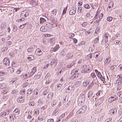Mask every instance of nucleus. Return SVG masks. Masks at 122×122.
Segmentation results:
<instances>
[{
	"instance_id": "obj_16",
	"label": "nucleus",
	"mask_w": 122,
	"mask_h": 122,
	"mask_svg": "<svg viewBox=\"0 0 122 122\" xmlns=\"http://www.w3.org/2000/svg\"><path fill=\"white\" fill-rule=\"evenodd\" d=\"M95 72L97 71L96 74L97 77L100 78L102 76V75L101 73L99 71H98L97 70H95Z\"/></svg>"
},
{
	"instance_id": "obj_26",
	"label": "nucleus",
	"mask_w": 122,
	"mask_h": 122,
	"mask_svg": "<svg viewBox=\"0 0 122 122\" xmlns=\"http://www.w3.org/2000/svg\"><path fill=\"white\" fill-rule=\"evenodd\" d=\"M75 64V63L74 62H72L69 65H67V67L68 68H70Z\"/></svg>"
},
{
	"instance_id": "obj_8",
	"label": "nucleus",
	"mask_w": 122,
	"mask_h": 122,
	"mask_svg": "<svg viewBox=\"0 0 122 122\" xmlns=\"http://www.w3.org/2000/svg\"><path fill=\"white\" fill-rule=\"evenodd\" d=\"M73 56V54L71 52H69L67 54L66 57L67 58L65 59V61L71 58Z\"/></svg>"
},
{
	"instance_id": "obj_60",
	"label": "nucleus",
	"mask_w": 122,
	"mask_h": 122,
	"mask_svg": "<svg viewBox=\"0 0 122 122\" xmlns=\"http://www.w3.org/2000/svg\"><path fill=\"white\" fill-rule=\"evenodd\" d=\"M91 71V69L89 68H88L87 70H86L84 69V73L89 72Z\"/></svg>"
},
{
	"instance_id": "obj_38",
	"label": "nucleus",
	"mask_w": 122,
	"mask_h": 122,
	"mask_svg": "<svg viewBox=\"0 0 122 122\" xmlns=\"http://www.w3.org/2000/svg\"><path fill=\"white\" fill-rule=\"evenodd\" d=\"M90 6L88 4H86V5H84V8L87 9H89L90 8Z\"/></svg>"
},
{
	"instance_id": "obj_29",
	"label": "nucleus",
	"mask_w": 122,
	"mask_h": 122,
	"mask_svg": "<svg viewBox=\"0 0 122 122\" xmlns=\"http://www.w3.org/2000/svg\"><path fill=\"white\" fill-rule=\"evenodd\" d=\"M11 42L10 41H9L6 42L5 44L7 46H8L10 45H11Z\"/></svg>"
},
{
	"instance_id": "obj_39",
	"label": "nucleus",
	"mask_w": 122,
	"mask_h": 122,
	"mask_svg": "<svg viewBox=\"0 0 122 122\" xmlns=\"http://www.w3.org/2000/svg\"><path fill=\"white\" fill-rule=\"evenodd\" d=\"M99 38L98 37H97L96 38H95L94 40V42L95 43H97L98 42L99 43Z\"/></svg>"
},
{
	"instance_id": "obj_42",
	"label": "nucleus",
	"mask_w": 122,
	"mask_h": 122,
	"mask_svg": "<svg viewBox=\"0 0 122 122\" xmlns=\"http://www.w3.org/2000/svg\"><path fill=\"white\" fill-rule=\"evenodd\" d=\"M117 90H120L122 88V86L121 85V84L118 85L117 84Z\"/></svg>"
},
{
	"instance_id": "obj_10",
	"label": "nucleus",
	"mask_w": 122,
	"mask_h": 122,
	"mask_svg": "<svg viewBox=\"0 0 122 122\" xmlns=\"http://www.w3.org/2000/svg\"><path fill=\"white\" fill-rule=\"evenodd\" d=\"M24 97H19L17 100V102L20 103L23 102L24 101Z\"/></svg>"
},
{
	"instance_id": "obj_25",
	"label": "nucleus",
	"mask_w": 122,
	"mask_h": 122,
	"mask_svg": "<svg viewBox=\"0 0 122 122\" xmlns=\"http://www.w3.org/2000/svg\"><path fill=\"white\" fill-rule=\"evenodd\" d=\"M60 54L61 56H65L66 55V53L64 51L62 50L60 53Z\"/></svg>"
},
{
	"instance_id": "obj_41",
	"label": "nucleus",
	"mask_w": 122,
	"mask_h": 122,
	"mask_svg": "<svg viewBox=\"0 0 122 122\" xmlns=\"http://www.w3.org/2000/svg\"><path fill=\"white\" fill-rule=\"evenodd\" d=\"M120 80L118 79L116 81V83L118 85L121 84L122 82L120 81Z\"/></svg>"
},
{
	"instance_id": "obj_17",
	"label": "nucleus",
	"mask_w": 122,
	"mask_h": 122,
	"mask_svg": "<svg viewBox=\"0 0 122 122\" xmlns=\"http://www.w3.org/2000/svg\"><path fill=\"white\" fill-rule=\"evenodd\" d=\"M117 111V110L116 108L114 109H112L109 111L110 113L112 114L111 113H112V114H114L115 112V113H116Z\"/></svg>"
},
{
	"instance_id": "obj_63",
	"label": "nucleus",
	"mask_w": 122,
	"mask_h": 122,
	"mask_svg": "<svg viewBox=\"0 0 122 122\" xmlns=\"http://www.w3.org/2000/svg\"><path fill=\"white\" fill-rule=\"evenodd\" d=\"M28 85V84L27 82H25L24 83L23 85V87H26Z\"/></svg>"
},
{
	"instance_id": "obj_57",
	"label": "nucleus",
	"mask_w": 122,
	"mask_h": 122,
	"mask_svg": "<svg viewBox=\"0 0 122 122\" xmlns=\"http://www.w3.org/2000/svg\"><path fill=\"white\" fill-rule=\"evenodd\" d=\"M26 24V23L23 24L22 25H20V28L21 29H23L24 27Z\"/></svg>"
},
{
	"instance_id": "obj_2",
	"label": "nucleus",
	"mask_w": 122,
	"mask_h": 122,
	"mask_svg": "<svg viewBox=\"0 0 122 122\" xmlns=\"http://www.w3.org/2000/svg\"><path fill=\"white\" fill-rule=\"evenodd\" d=\"M29 14V13L27 11L25 10L21 12V14L20 15L21 17L24 18L27 17Z\"/></svg>"
},
{
	"instance_id": "obj_58",
	"label": "nucleus",
	"mask_w": 122,
	"mask_h": 122,
	"mask_svg": "<svg viewBox=\"0 0 122 122\" xmlns=\"http://www.w3.org/2000/svg\"><path fill=\"white\" fill-rule=\"evenodd\" d=\"M36 69L35 67H34L32 69L31 72L33 73H34L36 71Z\"/></svg>"
},
{
	"instance_id": "obj_52",
	"label": "nucleus",
	"mask_w": 122,
	"mask_h": 122,
	"mask_svg": "<svg viewBox=\"0 0 122 122\" xmlns=\"http://www.w3.org/2000/svg\"><path fill=\"white\" fill-rule=\"evenodd\" d=\"M34 102L33 101H31L29 103V105L32 106H34Z\"/></svg>"
},
{
	"instance_id": "obj_34",
	"label": "nucleus",
	"mask_w": 122,
	"mask_h": 122,
	"mask_svg": "<svg viewBox=\"0 0 122 122\" xmlns=\"http://www.w3.org/2000/svg\"><path fill=\"white\" fill-rule=\"evenodd\" d=\"M110 58H107L106 59V60L105 61V62L106 63V64L107 63V64L109 63L110 62Z\"/></svg>"
},
{
	"instance_id": "obj_54",
	"label": "nucleus",
	"mask_w": 122,
	"mask_h": 122,
	"mask_svg": "<svg viewBox=\"0 0 122 122\" xmlns=\"http://www.w3.org/2000/svg\"><path fill=\"white\" fill-rule=\"evenodd\" d=\"M6 74V72H3L1 71H0V76H3Z\"/></svg>"
},
{
	"instance_id": "obj_27",
	"label": "nucleus",
	"mask_w": 122,
	"mask_h": 122,
	"mask_svg": "<svg viewBox=\"0 0 122 122\" xmlns=\"http://www.w3.org/2000/svg\"><path fill=\"white\" fill-rule=\"evenodd\" d=\"M27 96L30 95L32 92V91L30 89H29L27 91Z\"/></svg>"
},
{
	"instance_id": "obj_4",
	"label": "nucleus",
	"mask_w": 122,
	"mask_h": 122,
	"mask_svg": "<svg viewBox=\"0 0 122 122\" xmlns=\"http://www.w3.org/2000/svg\"><path fill=\"white\" fill-rule=\"evenodd\" d=\"M62 85L61 84H59L57 85L56 90L58 92H62Z\"/></svg>"
},
{
	"instance_id": "obj_59",
	"label": "nucleus",
	"mask_w": 122,
	"mask_h": 122,
	"mask_svg": "<svg viewBox=\"0 0 122 122\" xmlns=\"http://www.w3.org/2000/svg\"><path fill=\"white\" fill-rule=\"evenodd\" d=\"M34 113L35 114H36V115H37L39 114V111L38 110H36V111L35 110L34 111Z\"/></svg>"
},
{
	"instance_id": "obj_48",
	"label": "nucleus",
	"mask_w": 122,
	"mask_h": 122,
	"mask_svg": "<svg viewBox=\"0 0 122 122\" xmlns=\"http://www.w3.org/2000/svg\"><path fill=\"white\" fill-rule=\"evenodd\" d=\"M117 77H118V79H119V80H120V81H121L122 82V75H118L117 76Z\"/></svg>"
},
{
	"instance_id": "obj_20",
	"label": "nucleus",
	"mask_w": 122,
	"mask_h": 122,
	"mask_svg": "<svg viewBox=\"0 0 122 122\" xmlns=\"http://www.w3.org/2000/svg\"><path fill=\"white\" fill-rule=\"evenodd\" d=\"M100 54V53L98 51L95 52L94 55V57H95L96 58H97L98 56Z\"/></svg>"
},
{
	"instance_id": "obj_30",
	"label": "nucleus",
	"mask_w": 122,
	"mask_h": 122,
	"mask_svg": "<svg viewBox=\"0 0 122 122\" xmlns=\"http://www.w3.org/2000/svg\"><path fill=\"white\" fill-rule=\"evenodd\" d=\"M46 21V20L44 18L41 17L40 19V23L44 22Z\"/></svg>"
},
{
	"instance_id": "obj_15",
	"label": "nucleus",
	"mask_w": 122,
	"mask_h": 122,
	"mask_svg": "<svg viewBox=\"0 0 122 122\" xmlns=\"http://www.w3.org/2000/svg\"><path fill=\"white\" fill-rule=\"evenodd\" d=\"M29 60V61H30L31 60H33L34 59V56L32 55H30L28 56L27 58Z\"/></svg>"
},
{
	"instance_id": "obj_3",
	"label": "nucleus",
	"mask_w": 122,
	"mask_h": 122,
	"mask_svg": "<svg viewBox=\"0 0 122 122\" xmlns=\"http://www.w3.org/2000/svg\"><path fill=\"white\" fill-rule=\"evenodd\" d=\"M57 63V60L56 59L54 58L52 59L51 61L50 64L52 67H54L56 65Z\"/></svg>"
},
{
	"instance_id": "obj_46",
	"label": "nucleus",
	"mask_w": 122,
	"mask_h": 122,
	"mask_svg": "<svg viewBox=\"0 0 122 122\" xmlns=\"http://www.w3.org/2000/svg\"><path fill=\"white\" fill-rule=\"evenodd\" d=\"M107 21H112V17L109 16L107 17Z\"/></svg>"
},
{
	"instance_id": "obj_56",
	"label": "nucleus",
	"mask_w": 122,
	"mask_h": 122,
	"mask_svg": "<svg viewBox=\"0 0 122 122\" xmlns=\"http://www.w3.org/2000/svg\"><path fill=\"white\" fill-rule=\"evenodd\" d=\"M30 4L31 5L34 6L35 5V1H32L30 2Z\"/></svg>"
},
{
	"instance_id": "obj_21",
	"label": "nucleus",
	"mask_w": 122,
	"mask_h": 122,
	"mask_svg": "<svg viewBox=\"0 0 122 122\" xmlns=\"http://www.w3.org/2000/svg\"><path fill=\"white\" fill-rule=\"evenodd\" d=\"M112 99V101H115L118 98L117 96L116 95H114L113 96L111 97Z\"/></svg>"
},
{
	"instance_id": "obj_24",
	"label": "nucleus",
	"mask_w": 122,
	"mask_h": 122,
	"mask_svg": "<svg viewBox=\"0 0 122 122\" xmlns=\"http://www.w3.org/2000/svg\"><path fill=\"white\" fill-rule=\"evenodd\" d=\"M78 112H79V114L83 113L84 112V109H83V106H82V108L79 109Z\"/></svg>"
},
{
	"instance_id": "obj_5",
	"label": "nucleus",
	"mask_w": 122,
	"mask_h": 122,
	"mask_svg": "<svg viewBox=\"0 0 122 122\" xmlns=\"http://www.w3.org/2000/svg\"><path fill=\"white\" fill-rule=\"evenodd\" d=\"M74 90V88L72 85L69 86L66 90V92L69 93L73 92Z\"/></svg>"
},
{
	"instance_id": "obj_31",
	"label": "nucleus",
	"mask_w": 122,
	"mask_h": 122,
	"mask_svg": "<svg viewBox=\"0 0 122 122\" xmlns=\"http://www.w3.org/2000/svg\"><path fill=\"white\" fill-rule=\"evenodd\" d=\"M49 78H50V74L49 73H48L47 75L45 76V79L46 80L48 79Z\"/></svg>"
},
{
	"instance_id": "obj_6",
	"label": "nucleus",
	"mask_w": 122,
	"mask_h": 122,
	"mask_svg": "<svg viewBox=\"0 0 122 122\" xmlns=\"http://www.w3.org/2000/svg\"><path fill=\"white\" fill-rule=\"evenodd\" d=\"M3 63L6 65H9L10 64L9 60L8 58H5L3 60Z\"/></svg>"
},
{
	"instance_id": "obj_22",
	"label": "nucleus",
	"mask_w": 122,
	"mask_h": 122,
	"mask_svg": "<svg viewBox=\"0 0 122 122\" xmlns=\"http://www.w3.org/2000/svg\"><path fill=\"white\" fill-rule=\"evenodd\" d=\"M108 34L107 33H105L103 36V37L105 38V40L106 41H108V40H107L108 38Z\"/></svg>"
},
{
	"instance_id": "obj_36",
	"label": "nucleus",
	"mask_w": 122,
	"mask_h": 122,
	"mask_svg": "<svg viewBox=\"0 0 122 122\" xmlns=\"http://www.w3.org/2000/svg\"><path fill=\"white\" fill-rule=\"evenodd\" d=\"M80 82L78 81H76L75 83V85L76 87H77L78 86H79L80 85Z\"/></svg>"
},
{
	"instance_id": "obj_9",
	"label": "nucleus",
	"mask_w": 122,
	"mask_h": 122,
	"mask_svg": "<svg viewBox=\"0 0 122 122\" xmlns=\"http://www.w3.org/2000/svg\"><path fill=\"white\" fill-rule=\"evenodd\" d=\"M20 110L18 108H16L13 112V113L14 115H18L19 114Z\"/></svg>"
},
{
	"instance_id": "obj_62",
	"label": "nucleus",
	"mask_w": 122,
	"mask_h": 122,
	"mask_svg": "<svg viewBox=\"0 0 122 122\" xmlns=\"http://www.w3.org/2000/svg\"><path fill=\"white\" fill-rule=\"evenodd\" d=\"M54 38H52L50 39L49 40L50 42L51 43V44H53L54 43V41L53 40Z\"/></svg>"
},
{
	"instance_id": "obj_11",
	"label": "nucleus",
	"mask_w": 122,
	"mask_h": 122,
	"mask_svg": "<svg viewBox=\"0 0 122 122\" xmlns=\"http://www.w3.org/2000/svg\"><path fill=\"white\" fill-rule=\"evenodd\" d=\"M76 9L74 8V9L71 10H70L69 14L70 15H72L74 14H75Z\"/></svg>"
},
{
	"instance_id": "obj_13",
	"label": "nucleus",
	"mask_w": 122,
	"mask_h": 122,
	"mask_svg": "<svg viewBox=\"0 0 122 122\" xmlns=\"http://www.w3.org/2000/svg\"><path fill=\"white\" fill-rule=\"evenodd\" d=\"M40 30L41 31L43 32L46 31L47 30L45 28L44 26H42L40 28Z\"/></svg>"
},
{
	"instance_id": "obj_53",
	"label": "nucleus",
	"mask_w": 122,
	"mask_h": 122,
	"mask_svg": "<svg viewBox=\"0 0 122 122\" xmlns=\"http://www.w3.org/2000/svg\"><path fill=\"white\" fill-rule=\"evenodd\" d=\"M82 11V8L81 7H79L78 9V12H79L80 13H81Z\"/></svg>"
},
{
	"instance_id": "obj_43",
	"label": "nucleus",
	"mask_w": 122,
	"mask_h": 122,
	"mask_svg": "<svg viewBox=\"0 0 122 122\" xmlns=\"http://www.w3.org/2000/svg\"><path fill=\"white\" fill-rule=\"evenodd\" d=\"M67 6H66V7L63 10L62 13V14H66V11L67 9Z\"/></svg>"
},
{
	"instance_id": "obj_23",
	"label": "nucleus",
	"mask_w": 122,
	"mask_h": 122,
	"mask_svg": "<svg viewBox=\"0 0 122 122\" xmlns=\"http://www.w3.org/2000/svg\"><path fill=\"white\" fill-rule=\"evenodd\" d=\"M28 114L27 116V118L28 119H30L32 118V117L31 116V112H28Z\"/></svg>"
},
{
	"instance_id": "obj_51",
	"label": "nucleus",
	"mask_w": 122,
	"mask_h": 122,
	"mask_svg": "<svg viewBox=\"0 0 122 122\" xmlns=\"http://www.w3.org/2000/svg\"><path fill=\"white\" fill-rule=\"evenodd\" d=\"M75 36V35L74 33H71L69 35V37L71 39H72V37H74Z\"/></svg>"
},
{
	"instance_id": "obj_28",
	"label": "nucleus",
	"mask_w": 122,
	"mask_h": 122,
	"mask_svg": "<svg viewBox=\"0 0 122 122\" xmlns=\"http://www.w3.org/2000/svg\"><path fill=\"white\" fill-rule=\"evenodd\" d=\"M41 76L40 75H37L34 76V79H37L40 78L41 77Z\"/></svg>"
},
{
	"instance_id": "obj_19",
	"label": "nucleus",
	"mask_w": 122,
	"mask_h": 122,
	"mask_svg": "<svg viewBox=\"0 0 122 122\" xmlns=\"http://www.w3.org/2000/svg\"><path fill=\"white\" fill-rule=\"evenodd\" d=\"M58 110L57 107H56L53 113V115H56V114H57Z\"/></svg>"
},
{
	"instance_id": "obj_35",
	"label": "nucleus",
	"mask_w": 122,
	"mask_h": 122,
	"mask_svg": "<svg viewBox=\"0 0 122 122\" xmlns=\"http://www.w3.org/2000/svg\"><path fill=\"white\" fill-rule=\"evenodd\" d=\"M118 96L120 98H122V92H118L117 94Z\"/></svg>"
},
{
	"instance_id": "obj_33",
	"label": "nucleus",
	"mask_w": 122,
	"mask_h": 122,
	"mask_svg": "<svg viewBox=\"0 0 122 122\" xmlns=\"http://www.w3.org/2000/svg\"><path fill=\"white\" fill-rule=\"evenodd\" d=\"M57 12V10L56 9L53 10L52 11V14L53 15H55Z\"/></svg>"
},
{
	"instance_id": "obj_45",
	"label": "nucleus",
	"mask_w": 122,
	"mask_h": 122,
	"mask_svg": "<svg viewBox=\"0 0 122 122\" xmlns=\"http://www.w3.org/2000/svg\"><path fill=\"white\" fill-rule=\"evenodd\" d=\"M1 26L2 28L5 29L6 28H7L6 25L5 24H3L1 25Z\"/></svg>"
},
{
	"instance_id": "obj_64",
	"label": "nucleus",
	"mask_w": 122,
	"mask_h": 122,
	"mask_svg": "<svg viewBox=\"0 0 122 122\" xmlns=\"http://www.w3.org/2000/svg\"><path fill=\"white\" fill-rule=\"evenodd\" d=\"M54 120L53 119H48L47 121V122H54Z\"/></svg>"
},
{
	"instance_id": "obj_37",
	"label": "nucleus",
	"mask_w": 122,
	"mask_h": 122,
	"mask_svg": "<svg viewBox=\"0 0 122 122\" xmlns=\"http://www.w3.org/2000/svg\"><path fill=\"white\" fill-rule=\"evenodd\" d=\"M17 28L15 25H14L13 28V31L14 32H16L17 30Z\"/></svg>"
},
{
	"instance_id": "obj_55",
	"label": "nucleus",
	"mask_w": 122,
	"mask_h": 122,
	"mask_svg": "<svg viewBox=\"0 0 122 122\" xmlns=\"http://www.w3.org/2000/svg\"><path fill=\"white\" fill-rule=\"evenodd\" d=\"M8 49V48L7 47H5L4 48H3L2 49V51L3 52H5Z\"/></svg>"
},
{
	"instance_id": "obj_14",
	"label": "nucleus",
	"mask_w": 122,
	"mask_h": 122,
	"mask_svg": "<svg viewBox=\"0 0 122 122\" xmlns=\"http://www.w3.org/2000/svg\"><path fill=\"white\" fill-rule=\"evenodd\" d=\"M6 87H5V85L4 83L0 84V89H5Z\"/></svg>"
},
{
	"instance_id": "obj_44",
	"label": "nucleus",
	"mask_w": 122,
	"mask_h": 122,
	"mask_svg": "<svg viewBox=\"0 0 122 122\" xmlns=\"http://www.w3.org/2000/svg\"><path fill=\"white\" fill-rule=\"evenodd\" d=\"M102 81H105V77L103 76H102L99 78Z\"/></svg>"
},
{
	"instance_id": "obj_50",
	"label": "nucleus",
	"mask_w": 122,
	"mask_h": 122,
	"mask_svg": "<svg viewBox=\"0 0 122 122\" xmlns=\"http://www.w3.org/2000/svg\"><path fill=\"white\" fill-rule=\"evenodd\" d=\"M87 30L88 29H84V30L85 31V34L86 35L89 34L90 33V32Z\"/></svg>"
},
{
	"instance_id": "obj_1",
	"label": "nucleus",
	"mask_w": 122,
	"mask_h": 122,
	"mask_svg": "<svg viewBox=\"0 0 122 122\" xmlns=\"http://www.w3.org/2000/svg\"><path fill=\"white\" fill-rule=\"evenodd\" d=\"M77 72V71H72L71 74H72V75L70 77V79H73L74 78H77L78 75V74Z\"/></svg>"
},
{
	"instance_id": "obj_47",
	"label": "nucleus",
	"mask_w": 122,
	"mask_h": 122,
	"mask_svg": "<svg viewBox=\"0 0 122 122\" xmlns=\"http://www.w3.org/2000/svg\"><path fill=\"white\" fill-rule=\"evenodd\" d=\"M59 48V47L58 46H56L53 49V51H57L58 49Z\"/></svg>"
},
{
	"instance_id": "obj_32",
	"label": "nucleus",
	"mask_w": 122,
	"mask_h": 122,
	"mask_svg": "<svg viewBox=\"0 0 122 122\" xmlns=\"http://www.w3.org/2000/svg\"><path fill=\"white\" fill-rule=\"evenodd\" d=\"M48 80H46V84H49L51 81V80L50 78H49L48 79H47Z\"/></svg>"
},
{
	"instance_id": "obj_49",
	"label": "nucleus",
	"mask_w": 122,
	"mask_h": 122,
	"mask_svg": "<svg viewBox=\"0 0 122 122\" xmlns=\"http://www.w3.org/2000/svg\"><path fill=\"white\" fill-rule=\"evenodd\" d=\"M92 54H90L87 56L88 59L89 60L92 58Z\"/></svg>"
},
{
	"instance_id": "obj_12",
	"label": "nucleus",
	"mask_w": 122,
	"mask_h": 122,
	"mask_svg": "<svg viewBox=\"0 0 122 122\" xmlns=\"http://www.w3.org/2000/svg\"><path fill=\"white\" fill-rule=\"evenodd\" d=\"M46 27L48 28H51V27H53L52 26V24H50V23L47 22L46 23Z\"/></svg>"
},
{
	"instance_id": "obj_40",
	"label": "nucleus",
	"mask_w": 122,
	"mask_h": 122,
	"mask_svg": "<svg viewBox=\"0 0 122 122\" xmlns=\"http://www.w3.org/2000/svg\"><path fill=\"white\" fill-rule=\"evenodd\" d=\"M9 109H6L5 110V111L3 112V113L7 115L9 114Z\"/></svg>"
},
{
	"instance_id": "obj_7",
	"label": "nucleus",
	"mask_w": 122,
	"mask_h": 122,
	"mask_svg": "<svg viewBox=\"0 0 122 122\" xmlns=\"http://www.w3.org/2000/svg\"><path fill=\"white\" fill-rule=\"evenodd\" d=\"M35 53L38 56H41L42 54V51L39 49H37L35 51Z\"/></svg>"
},
{
	"instance_id": "obj_18",
	"label": "nucleus",
	"mask_w": 122,
	"mask_h": 122,
	"mask_svg": "<svg viewBox=\"0 0 122 122\" xmlns=\"http://www.w3.org/2000/svg\"><path fill=\"white\" fill-rule=\"evenodd\" d=\"M7 71L9 72H10L11 73H13L14 71V69L12 67H10L8 68Z\"/></svg>"
},
{
	"instance_id": "obj_61",
	"label": "nucleus",
	"mask_w": 122,
	"mask_h": 122,
	"mask_svg": "<svg viewBox=\"0 0 122 122\" xmlns=\"http://www.w3.org/2000/svg\"><path fill=\"white\" fill-rule=\"evenodd\" d=\"M25 91L24 90H23L22 91H20V94L21 95H24L25 94Z\"/></svg>"
}]
</instances>
